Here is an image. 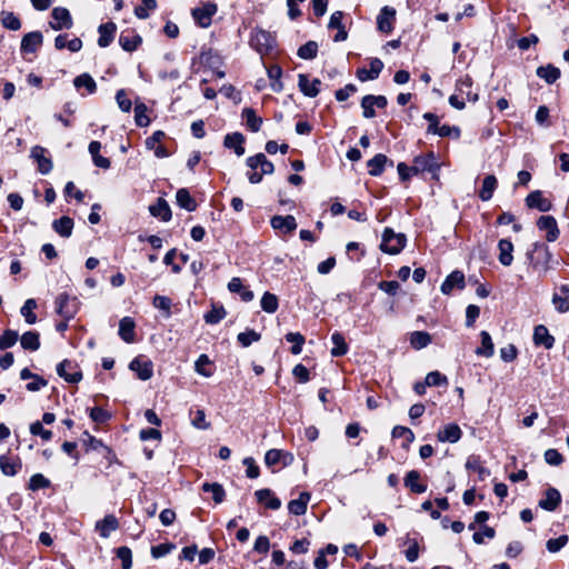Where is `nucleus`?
Wrapping results in <instances>:
<instances>
[{"mask_svg": "<svg viewBox=\"0 0 569 569\" xmlns=\"http://www.w3.org/2000/svg\"><path fill=\"white\" fill-rule=\"evenodd\" d=\"M432 134H437L439 137H453L458 139L461 134V130L459 127L456 126H449V124H442L437 126L436 131L431 132Z\"/></svg>", "mask_w": 569, "mask_h": 569, "instance_id": "052dcab7", "label": "nucleus"}, {"mask_svg": "<svg viewBox=\"0 0 569 569\" xmlns=\"http://www.w3.org/2000/svg\"><path fill=\"white\" fill-rule=\"evenodd\" d=\"M537 227L541 231H546V239L549 242H553L559 237V228L557 224V220L552 216H541L537 221Z\"/></svg>", "mask_w": 569, "mask_h": 569, "instance_id": "1a4fd4ad", "label": "nucleus"}, {"mask_svg": "<svg viewBox=\"0 0 569 569\" xmlns=\"http://www.w3.org/2000/svg\"><path fill=\"white\" fill-rule=\"evenodd\" d=\"M561 502V495L556 488L547 489L545 498L539 500V507L547 511H555Z\"/></svg>", "mask_w": 569, "mask_h": 569, "instance_id": "b1692460", "label": "nucleus"}, {"mask_svg": "<svg viewBox=\"0 0 569 569\" xmlns=\"http://www.w3.org/2000/svg\"><path fill=\"white\" fill-rule=\"evenodd\" d=\"M481 346L476 349V355L489 358L495 353L491 336L487 331L480 332Z\"/></svg>", "mask_w": 569, "mask_h": 569, "instance_id": "79ce46f5", "label": "nucleus"}, {"mask_svg": "<svg viewBox=\"0 0 569 569\" xmlns=\"http://www.w3.org/2000/svg\"><path fill=\"white\" fill-rule=\"evenodd\" d=\"M260 338H261L260 333L250 329V330L240 332L237 337V340L242 347H249L251 343L259 341Z\"/></svg>", "mask_w": 569, "mask_h": 569, "instance_id": "69168bd1", "label": "nucleus"}, {"mask_svg": "<svg viewBox=\"0 0 569 569\" xmlns=\"http://www.w3.org/2000/svg\"><path fill=\"white\" fill-rule=\"evenodd\" d=\"M431 341V336L427 331H413L410 335V345L416 350L426 348Z\"/></svg>", "mask_w": 569, "mask_h": 569, "instance_id": "a18cd8bd", "label": "nucleus"}, {"mask_svg": "<svg viewBox=\"0 0 569 569\" xmlns=\"http://www.w3.org/2000/svg\"><path fill=\"white\" fill-rule=\"evenodd\" d=\"M244 137L240 132L228 133L224 137L223 146L228 149H233L238 157L244 153Z\"/></svg>", "mask_w": 569, "mask_h": 569, "instance_id": "c756f323", "label": "nucleus"}, {"mask_svg": "<svg viewBox=\"0 0 569 569\" xmlns=\"http://www.w3.org/2000/svg\"><path fill=\"white\" fill-rule=\"evenodd\" d=\"M217 12V6L212 2H207L200 8L192 10V17L201 28H208L211 24L212 17Z\"/></svg>", "mask_w": 569, "mask_h": 569, "instance_id": "0eeeda50", "label": "nucleus"}, {"mask_svg": "<svg viewBox=\"0 0 569 569\" xmlns=\"http://www.w3.org/2000/svg\"><path fill=\"white\" fill-rule=\"evenodd\" d=\"M261 308L268 313H274L279 307L278 297L269 291H266L260 301Z\"/></svg>", "mask_w": 569, "mask_h": 569, "instance_id": "5fc2aeb1", "label": "nucleus"}, {"mask_svg": "<svg viewBox=\"0 0 569 569\" xmlns=\"http://www.w3.org/2000/svg\"><path fill=\"white\" fill-rule=\"evenodd\" d=\"M536 73L540 79H543L548 84L555 83L561 76L560 69L550 63L547 66L538 67Z\"/></svg>", "mask_w": 569, "mask_h": 569, "instance_id": "473e14b6", "label": "nucleus"}, {"mask_svg": "<svg viewBox=\"0 0 569 569\" xmlns=\"http://www.w3.org/2000/svg\"><path fill=\"white\" fill-rule=\"evenodd\" d=\"M526 204L528 208L538 209L541 212L551 210L552 203L549 199L545 198L540 190H535L526 197Z\"/></svg>", "mask_w": 569, "mask_h": 569, "instance_id": "ddd939ff", "label": "nucleus"}, {"mask_svg": "<svg viewBox=\"0 0 569 569\" xmlns=\"http://www.w3.org/2000/svg\"><path fill=\"white\" fill-rule=\"evenodd\" d=\"M533 343L536 346H543L546 349H551L555 345V337L549 333L546 326L539 325L533 330Z\"/></svg>", "mask_w": 569, "mask_h": 569, "instance_id": "5701e85b", "label": "nucleus"}, {"mask_svg": "<svg viewBox=\"0 0 569 569\" xmlns=\"http://www.w3.org/2000/svg\"><path fill=\"white\" fill-rule=\"evenodd\" d=\"M343 19V12L342 11H335L329 20L328 28L329 29H337L338 32L335 36L333 40L336 42L345 41L348 38V33L345 29V26L342 23Z\"/></svg>", "mask_w": 569, "mask_h": 569, "instance_id": "a878e982", "label": "nucleus"}, {"mask_svg": "<svg viewBox=\"0 0 569 569\" xmlns=\"http://www.w3.org/2000/svg\"><path fill=\"white\" fill-rule=\"evenodd\" d=\"M149 211L151 216L160 218L164 222L169 221L172 216L171 209L163 198H158L157 202L149 207Z\"/></svg>", "mask_w": 569, "mask_h": 569, "instance_id": "7c9ffc66", "label": "nucleus"}, {"mask_svg": "<svg viewBox=\"0 0 569 569\" xmlns=\"http://www.w3.org/2000/svg\"><path fill=\"white\" fill-rule=\"evenodd\" d=\"M52 20L49 22L51 29L58 31L70 29L73 24L71 14L67 8L57 7L51 11Z\"/></svg>", "mask_w": 569, "mask_h": 569, "instance_id": "423d86ee", "label": "nucleus"}, {"mask_svg": "<svg viewBox=\"0 0 569 569\" xmlns=\"http://www.w3.org/2000/svg\"><path fill=\"white\" fill-rule=\"evenodd\" d=\"M321 81L319 79L310 80L308 76L300 73L298 76V87L300 91L310 98H315L320 92Z\"/></svg>", "mask_w": 569, "mask_h": 569, "instance_id": "2eb2a0df", "label": "nucleus"}, {"mask_svg": "<svg viewBox=\"0 0 569 569\" xmlns=\"http://www.w3.org/2000/svg\"><path fill=\"white\" fill-rule=\"evenodd\" d=\"M310 495L308 492H301L298 499L291 500L288 503V510L295 516L305 515L307 511Z\"/></svg>", "mask_w": 569, "mask_h": 569, "instance_id": "e433bc0d", "label": "nucleus"}, {"mask_svg": "<svg viewBox=\"0 0 569 569\" xmlns=\"http://www.w3.org/2000/svg\"><path fill=\"white\" fill-rule=\"evenodd\" d=\"M560 290L565 296L553 295L552 302L559 312H567L569 310V287L562 286Z\"/></svg>", "mask_w": 569, "mask_h": 569, "instance_id": "864d4df0", "label": "nucleus"}, {"mask_svg": "<svg viewBox=\"0 0 569 569\" xmlns=\"http://www.w3.org/2000/svg\"><path fill=\"white\" fill-rule=\"evenodd\" d=\"M38 305L37 301L32 298L27 299L21 307L20 313L24 318L26 322L28 325H33L37 322V315L34 313V310L37 309Z\"/></svg>", "mask_w": 569, "mask_h": 569, "instance_id": "de8ad7c7", "label": "nucleus"}, {"mask_svg": "<svg viewBox=\"0 0 569 569\" xmlns=\"http://www.w3.org/2000/svg\"><path fill=\"white\" fill-rule=\"evenodd\" d=\"M472 87V79L469 76H466L463 78H460L457 81L456 90L459 92L461 97H466L467 100L471 102H476L479 99L478 93H473L471 91Z\"/></svg>", "mask_w": 569, "mask_h": 569, "instance_id": "2f4dec72", "label": "nucleus"}, {"mask_svg": "<svg viewBox=\"0 0 569 569\" xmlns=\"http://www.w3.org/2000/svg\"><path fill=\"white\" fill-rule=\"evenodd\" d=\"M47 149L41 146H34L31 149V158L37 162L38 171L41 174H48L52 170V160L47 157Z\"/></svg>", "mask_w": 569, "mask_h": 569, "instance_id": "6e6552de", "label": "nucleus"}, {"mask_svg": "<svg viewBox=\"0 0 569 569\" xmlns=\"http://www.w3.org/2000/svg\"><path fill=\"white\" fill-rule=\"evenodd\" d=\"M18 338L19 336L17 331L10 329L6 330L0 337V349L6 350L8 348H11L12 346L16 345Z\"/></svg>", "mask_w": 569, "mask_h": 569, "instance_id": "338daca9", "label": "nucleus"}, {"mask_svg": "<svg viewBox=\"0 0 569 569\" xmlns=\"http://www.w3.org/2000/svg\"><path fill=\"white\" fill-rule=\"evenodd\" d=\"M72 363L69 360H63L57 366V373L63 378L67 382L77 383L82 379V373L80 371H74L72 373L67 372V369H71Z\"/></svg>", "mask_w": 569, "mask_h": 569, "instance_id": "4c0bfd02", "label": "nucleus"}, {"mask_svg": "<svg viewBox=\"0 0 569 569\" xmlns=\"http://www.w3.org/2000/svg\"><path fill=\"white\" fill-rule=\"evenodd\" d=\"M465 286V274L459 270H455L447 276L440 290L443 295H450L455 288L463 289Z\"/></svg>", "mask_w": 569, "mask_h": 569, "instance_id": "dca6fc26", "label": "nucleus"}, {"mask_svg": "<svg viewBox=\"0 0 569 569\" xmlns=\"http://www.w3.org/2000/svg\"><path fill=\"white\" fill-rule=\"evenodd\" d=\"M73 84L77 89L86 88L89 93H93L97 90L96 81L89 73H82L76 77Z\"/></svg>", "mask_w": 569, "mask_h": 569, "instance_id": "6e6d98bb", "label": "nucleus"}, {"mask_svg": "<svg viewBox=\"0 0 569 569\" xmlns=\"http://www.w3.org/2000/svg\"><path fill=\"white\" fill-rule=\"evenodd\" d=\"M254 496L257 501L268 509L278 510L281 507V500L270 489L257 490Z\"/></svg>", "mask_w": 569, "mask_h": 569, "instance_id": "6ab92c4d", "label": "nucleus"}, {"mask_svg": "<svg viewBox=\"0 0 569 569\" xmlns=\"http://www.w3.org/2000/svg\"><path fill=\"white\" fill-rule=\"evenodd\" d=\"M89 152L92 157V161L94 163V166L99 167V168H102V169H109L110 166H111V162L108 158L106 157H102L100 154V150H101V143L99 141H91L89 143Z\"/></svg>", "mask_w": 569, "mask_h": 569, "instance_id": "c9c22d12", "label": "nucleus"}, {"mask_svg": "<svg viewBox=\"0 0 569 569\" xmlns=\"http://www.w3.org/2000/svg\"><path fill=\"white\" fill-rule=\"evenodd\" d=\"M498 180L493 174H488L483 178L481 189L479 191V198L482 201H489L495 190L497 189Z\"/></svg>", "mask_w": 569, "mask_h": 569, "instance_id": "72a5a7b5", "label": "nucleus"}, {"mask_svg": "<svg viewBox=\"0 0 569 569\" xmlns=\"http://www.w3.org/2000/svg\"><path fill=\"white\" fill-rule=\"evenodd\" d=\"M498 250H499V256H498L499 262L505 267L511 266V263L513 261V256H512L513 244H512V242L509 239L499 240Z\"/></svg>", "mask_w": 569, "mask_h": 569, "instance_id": "cd10ccee", "label": "nucleus"}, {"mask_svg": "<svg viewBox=\"0 0 569 569\" xmlns=\"http://www.w3.org/2000/svg\"><path fill=\"white\" fill-rule=\"evenodd\" d=\"M247 166L251 170L261 169L262 174H271L274 171V166L271 161L267 159L263 153H257L247 159Z\"/></svg>", "mask_w": 569, "mask_h": 569, "instance_id": "a211bd4d", "label": "nucleus"}, {"mask_svg": "<svg viewBox=\"0 0 569 569\" xmlns=\"http://www.w3.org/2000/svg\"><path fill=\"white\" fill-rule=\"evenodd\" d=\"M413 174L430 173L433 180H439L441 164L433 152L416 156L412 160Z\"/></svg>", "mask_w": 569, "mask_h": 569, "instance_id": "f03ea898", "label": "nucleus"}, {"mask_svg": "<svg viewBox=\"0 0 569 569\" xmlns=\"http://www.w3.org/2000/svg\"><path fill=\"white\" fill-rule=\"evenodd\" d=\"M318 44L315 41H308L298 49V57L305 60L313 59L317 57Z\"/></svg>", "mask_w": 569, "mask_h": 569, "instance_id": "bf43d9fd", "label": "nucleus"}, {"mask_svg": "<svg viewBox=\"0 0 569 569\" xmlns=\"http://www.w3.org/2000/svg\"><path fill=\"white\" fill-rule=\"evenodd\" d=\"M242 118L246 120L247 127L252 132H258L262 124V118L258 117L253 109L251 108H244L242 110Z\"/></svg>", "mask_w": 569, "mask_h": 569, "instance_id": "49530a36", "label": "nucleus"}, {"mask_svg": "<svg viewBox=\"0 0 569 569\" xmlns=\"http://www.w3.org/2000/svg\"><path fill=\"white\" fill-rule=\"evenodd\" d=\"M136 322L131 317H124L119 322V336L127 342L132 343L136 340Z\"/></svg>", "mask_w": 569, "mask_h": 569, "instance_id": "412c9836", "label": "nucleus"}, {"mask_svg": "<svg viewBox=\"0 0 569 569\" xmlns=\"http://www.w3.org/2000/svg\"><path fill=\"white\" fill-rule=\"evenodd\" d=\"M202 491L211 492L212 499L216 503H221L226 498V491L223 487L218 482H204L201 486Z\"/></svg>", "mask_w": 569, "mask_h": 569, "instance_id": "8fccbe9b", "label": "nucleus"}, {"mask_svg": "<svg viewBox=\"0 0 569 569\" xmlns=\"http://www.w3.org/2000/svg\"><path fill=\"white\" fill-rule=\"evenodd\" d=\"M119 528V521L113 515H107L103 519L96 522V530L100 537L108 538L112 531Z\"/></svg>", "mask_w": 569, "mask_h": 569, "instance_id": "4be33fe9", "label": "nucleus"}, {"mask_svg": "<svg viewBox=\"0 0 569 569\" xmlns=\"http://www.w3.org/2000/svg\"><path fill=\"white\" fill-rule=\"evenodd\" d=\"M129 368L137 373L139 379L143 381L149 380L153 375L152 362L140 357L134 358L130 362Z\"/></svg>", "mask_w": 569, "mask_h": 569, "instance_id": "9b49d317", "label": "nucleus"}, {"mask_svg": "<svg viewBox=\"0 0 569 569\" xmlns=\"http://www.w3.org/2000/svg\"><path fill=\"white\" fill-rule=\"evenodd\" d=\"M382 69H383V62L378 58H373L370 61L369 70L363 69V68L357 70V78L362 82L368 81V80H375L379 77Z\"/></svg>", "mask_w": 569, "mask_h": 569, "instance_id": "aec40b11", "label": "nucleus"}, {"mask_svg": "<svg viewBox=\"0 0 569 569\" xmlns=\"http://www.w3.org/2000/svg\"><path fill=\"white\" fill-rule=\"evenodd\" d=\"M117 557L121 560L122 569H131L132 567V552L131 549L123 546L119 547L116 551Z\"/></svg>", "mask_w": 569, "mask_h": 569, "instance_id": "774afa93", "label": "nucleus"}, {"mask_svg": "<svg viewBox=\"0 0 569 569\" xmlns=\"http://www.w3.org/2000/svg\"><path fill=\"white\" fill-rule=\"evenodd\" d=\"M77 300L67 293H61L56 299V311L64 320H70L77 313Z\"/></svg>", "mask_w": 569, "mask_h": 569, "instance_id": "39448f33", "label": "nucleus"}, {"mask_svg": "<svg viewBox=\"0 0 569 569\" xmlns=\"http://www.w3.org/2000/svg\"><path fill=\"white\" fill-rule=\"evenodd\" d=\"M466 468L478 472L481 478L489 475V471L481 465L480 457L478 456H470L467 459Z\"/></svg>", "mask_w": 569, "mask_h": 569, "instance_id": "0e129e2a", "label": "nucleus"}, {"mask_svg": "<svg viewBox=\"0 0 569 569\" xmlns=\"http://www.w3.org/2000/svg\"><path fill=\"white\" fill-rule=\"evenodd\" d=\"M20 468H21V465L18 459L14 460L4 455L0 456V469L3 475L12 477V476L17 475V472L20 470Z\"/></svg>", "mask_w": 569, "mask_h": 569, "instance_id": "c03bdc74", "label": "nucleus"}, {"mask_svg": "<svg viewBox=\"0 0 569 569\" xmlns=\"http://www.w3.org/2000/svg\"><path fill=\"white\" fill-rule=\"evenodd\" d=\"M286 340L288 342H292L291 353L299 355L302 351V346L305 343V337L299 332H289L286 335Z\"/></svg>", "mask_w": 569, "mask_h": 569, "instance_id": "e2e57ef3", "label": "nucleus"}, {"mask_svg": "<svg viewBox=\"0 0 569 569\" xmlns=\"http://www.w3.org/2000/svg\"><path fill=\"white\" fill-rule=\"evenodd\" d=\"M228 289L232 293H239L241 300L244 302H250L254 298L253 292L243 286L242 280L239 277H233L229 281Z\"/></svg>", "mask_w": 569, "mask_h": 569, "instance_id": "c85d7f7f", "label": "nucleus"}, {"mask_svg": "<svg viewBox=\"0 0 569 569\" xmlns=\"http://www.w3.org/2000/svg\"><path fill=\"white\" fill-rule=\"evenodd\" d=\"M20 343L24 350L37 351L40 348V336L37 331H27L21 336Z\"/></svg>", "mask_w": 569, "mask_h": 569, "instance_id": "37998d69", "label": "nucleus"}, {"mask_svg": "<svg viewBox=\"0 0 569 569\" xmlns=\"http://www.w3.org/2000/svg\"><path fill=\"white\" fill-rule=\"evenodd\" d=\"M388 161L389 160H388L387 156H385L382 153L376 154L372 159H370L367 162L369 174L372 177L380 176L383 172L385 166Z\"/></svg>", "mask_w": 569, "mask_h": 569, "instance_id": "ea45409f", "label": "nucleus"}, {"mask_svg": "<svg viewBox=\"0 0 569 569\" xmlns=\"http://www.w3.org/2000/svg\"><path fill=\"white\" fill-rule=\"evenodd\" d=\"M211 360L207 355H200L199 358L194 362V370L197 373L209 378L213 375V371L211 370Z\"/></svg>", "mask_w": 569, "mask_h": 569, "instance_id": "603ef678", "label": "nucleus"}, {"mask_svg": "<svg viewBox=\"0 0 569 569\" xmlns=\"http://www.w3.org/2000/svg\"><path fill=\"white\" fill-rule=\"evenodd\" d=\"M268 77L271 80L270 87L272 91L280 92L283 89L281 82L282 69L278 64L270 66L267 69Z\"/></svg>", "mask_w": 569, "mask_h": 569, "instance_id": "09e8293b", "label": "nucleus"}, {"mask_svg": "<svg viewBox=\"0 0 569 569\" xmlns=\"http://www.w3.org/2000/svg\"><path fill=\"white\" fill-rule=\"evenodd\" d=\"M117 31V26L114 22H106L99 26L98 32H99V39L98 44L101 48L108 47L114 38Z\"/></svg>", "mask_w": 569, "mask_h": 569, "instance_id": "393cba45", "label": "nucleus"}, {"mask_svg": "<svg viewBox=\"0 0 569 569\" xmlns=\"http://www.w3.org/2000/svg\"><path fill=\"white\" fill-rule=\"evenodd\" d=\"M53 230L63 238H69L73 230V220L63 216L52 222Z\"/></svg>", "mask_w": 569, "mask_h": 569, "instance_id": "58836bf2", "label": "nucleus"}, {"mask_svg": "<svg viewBox=\"0 0 569 569\" xmlns=\"http://www.w3.org/2000/svg\"><path fill=\"white\" fill-rule=\"evenodd\" d=\"M227 312L222 306L213 307L209 312L204 315V321L209 325L219 323L224 317Z\"/></svg>", "mask_w": 569, "mask_h": 569, "instance_id": "680f3d73", "label": "nucleus"}, {"mask_svg": "<svg viewBox=\"0 0 569 569\" xmlns=\"http://www.w3.org/2000/svg\"><path fill=\"white\" fill-rule=\"evenodd\" d=\"M526 256L530 267L539 274H546L555 264H558V261L553 260L548 246L542 242H535Z\"/></svg>", "mask_w": 569, "mask_h": 569, "instance_id": "f257e3e1", "label": "nucleus"}, {"mask_svg": "<svg viewBox=\"0 0 569 569\" xmlns=\"http://www.w3.org/2000/svg\"><path fill=\"white\" fill-rule=\"evenodd\" d=\"M270 224L274 230L282 232L283 234L291 233L297 229V221L293 216H273L270 220Z\"/></svg>", "mask_w": 569, "mask_h": 569, "instance_id": "f8f14e48", "label": "nucleus"}, {"mask_svg": "<svg viewBox=\"0 0 569 569\" xmlns=\"http://www.w3.org/2000/svg\"><path fill=\"white\" fill-rule=\"evenodd\" d=\"M142 38L133 31H124L119 37L120 47L128 52H132L141 44Z\"/></svg>", "mask_w": 569, "mask_h": 569, "instance_id": "bb28decb", "label": "nucleus"}, {"mask_svg": "<svg viewBox=\"0 0 569 569\" xmlns=\"http://www.w3.org/2000/svg\"><path fill=\"white\" fill-rule=\"evenodd\" d=\"M461 437L462 431L457 423H448L437 432V439L440 442L456 443L461 439Z\"/></svg>", "mask_w": 569, "mask_h": 569, "instance_id": "f3484780", "label": "nucleus"}, {"mask_svg": "<svg viewBox=\"0 0 569 569\" xmlns=\"http://www.w3.org/2000/svg\"><path fill=\"white\" fill-rule=\"evenodd\" d=\"M420 473L417 470L409 471L405 477V486L410 489L413 493H423L427 490V486L421 483Z\"/></svg>", "mask_w": 569, "mask_h": 569, "instance_id": "f704fd0d", "label": "nucleus"}, {"mask_svg": "<svg viewBox=\"0 0 569 569\" xmlns=\"http://www.w3.org/2000/svg\"><path fill=\"white\" fill-rule=\"evenodd\" d=\"M43 37L40 31L28 32L21 40L22 53H34L42 44Z\"/></svg>", "mask_w": 569, "mask_h": 569, "instance_id": "4468645a", "label": "nucleus"}, {"mask_svg": "<svg viewBox=\"0 0 569 569\" xmlns=\"http://www.w3.org/2000/svg\"><path fill=\"white\" fill-rule=\"evenodd\" d=\"M250 46L260 54H267L276 47V38L269 31L257 28L251 33Z\"/></svg>", "mask_w": 569, "mask_h": 569, "instance_id": "20e7f679", "label": "nucleus"}, {"mask_svg": "<svg viewBox=\"0 0 569 569\" xmlns=\"http://www.w3.org/2000/svg\"><path fill=\"white\" fill-rule=\"evenodd\" d=\"M177 203L180 208L186 209L187 211H194L197 208L196 200L191 197L190 192L181 188L177 191L176 194Z\"/></svg>", "mask_w": 569, "mask_h": 569, "instance_id": "a19ab883", "label": "nucleus"}, {"mask_svg": "<svg viewBox=\"0 0 569 569\" xmlns=\"http://www.w3.org/2000/svg\"><path fill=\"white\" fill-rule=\"evenodd\" d=\"M395 20L396 10L389 6H385L377 17V26L379 31L383 33H390L393 30Z\"/></svg>", "mask_w": 569, "mask_h": 569, "instance_id": "9d476101", "label": "nucleus"}, {"mask_svg": "<svg viewBox=\"0 0 569 569\" xmlns=\"http://www.w3.org/2000/svg\"><path fill=\"white\" fill-rule=\"evenodd\" d=\"M0 18L2 26L9 30L17 31L21 28L20 19L13 12L2 11Z\"/></svg>", "mask_w": 569, "mask_h": 569, "instance_id": "4d7b16f0", "label": "nucleus"}, {"mask_svg": "<svg viewBox=\"0 0 569 569\" xmlns=\"http://www.w3.org/2000/svg\"><path fill=\"white\" fill-rule=\"evenodd\" d=\"M156 8V0H141V4L134 8V14L139 19H147L150 16V11H153Z\"/></svg>", "mask_w": 569, "mask_h": 569, "instance_id": "13d9d810", "label": "nucleus"}, {"mask_svg": "<svg viewBox=\"0 0 569 569\" xmlns=\"http://www.w3.org/2000/svg\"><path fill=\"white\" fill-rule=\"evenodd\" d=\"M406 242L405 233H396L391 228H386L382 232L380 249L389 254H398L405 248Z\"/></svg>", "mask_w": 569, "mask_h": 569, "instance_id": "7ed1b4c3", "label": "nucleus"}, {"mask_svg": "<svg viewBox=\"0 0 569 569\" xmlns=\"http://www.w3.org/2000/svg\"><path fill=\"white\" fill-rule=\"evenodd\" d=\"M333 348L331 349L332 357H341L348 352V345L340 332H333L331 336Z\"/></svg>", "mask_w": 569, "mask_h": 569, "instance_id": "3c124183", "label": "nucleus"}]
</instances>
